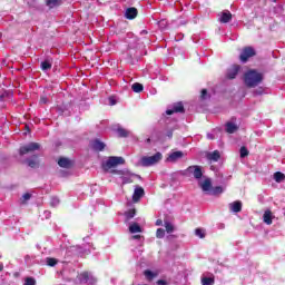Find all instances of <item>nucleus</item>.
<instances>
[{"label": "nucleus", "mask_w": 285, "mask_h": 285, "mask_svg": "<svg viewBox=\"0 0 285 285\" xmlns=\"http://www.w3.org/2000/svg\"><path fill=\"white\" fill-rule=\"evenodd\" d=\"M237 130H239V127H237V125H235L234 122L226 124V132H228L229 135L237 132Z\"/></svg>", "instance_id": "nucleus-20"}, {"label": "nucleus", "mask_w": 285, "mask_h": 285, "mask_svg": "<svg viewBox=\"0 0 285 285\" xmlns=\"http://www.w3.org/2000/svg\"><path fill=\"white\" fill-rule=\"evenodd\" d=\"M29 168H39V159H37V156H33V158L27 160Z\"/></svg>", "instance_id": "nucleus-24"}, {"label": "nucleus", "mask_w": 285, "mask_h": 285, "mask_svg": "<svg viewBox=\"0 0 285 285\" xmlns=\"http://www.w3.org/2000/svg\"><path fill=\"white\" fill-rule=\"evenodd\" d=\"M131 89L134 90V92H142L144 91V85H141L139 82H135L131 86Z\"/></svg>", "instance_id": "nucleus-29"}, {"label": "nucleus", "mask_w": 285, "mask_h": 285, "mask_svg": "<svg viewBox=\"0 0 285 285\" xmlns=\"http://www.w3.org/2000/svg\"><path fill=\"white\" fill-rule=\"evenodd\" d=\"M144 197V189L139 186L135 188L134 195H132V200L134 202H139Z\"/></svg>", "instance_id": "nucleus-19"}, {"label": "nucleus", "mask_w": 285, "mask_h": 285, "mask_svg": "<svg viewBox=\"0 0 285 285\" xmlns=\"http://www.w3.org/2000/svg\"><path fill=\"white\" fill-rule=\"evenodd\" d=\"M165 228L167 233H175V226L168 220H165Z\"/></svg>", "instance_id": "nucleus-31"}, {"label": "nucleus", "mask_w": 285, "mask_h": 285, "mask_svg": "<svg viewBox=\"0 0 285 285\" xmlns=\"http://www.w3.org/2000/svg\"><path fill=\"white\" fill-rule=\"evenodd\" d=\"M131 239H141V235H134L131 236Z\"/></svg>", "instance_id": "nucleus-47"}, {"label": "nucleus", "mask_w": 285, "mask_h": 285, "mask_svg": "<svg viewBox=\"0 0 285 285\" xmlns=\"http://www.w3.org/2000/svg\"><path fill=\"white\" fill-rule=\"evenodd\" d=\"M117 132L119 137H128L130 135V131L121 127H118Z\"/></svg>", "instance_id": "nucleus-30"}, {"label": "nucleus", "mask_w": 285, "mask_h": 285, "mask_svg": "<svg viewBox=\"0 0 285 285\" xmlns=\"http://www.w3.org/2000/svg\"><path fill=\"white\" fill-rule=\"evenodd\" d=\"M164 159V155L161 153H156L154 156H144L140 158L138 166H142L144 168H148L150 166H155L159 164Z\"/></svg>", "instance_id": "nucleus-2"}, {"label": "nucleus", "mask_w": 285, "mask_h": 285, "mask_svg": "<svg viewBox=\"0 0 285 285\" xmlns=\"http://www.w3.org/2000/svg\"><path fill=\"white\" fill-rule=\"evenodd\" d=\"M129 232H130L131 234L141 233V226H139V224H137V223H132V224L129 226Z\"/></svg>", "instance_id": "nucleus-26"}, {"label": "nucleus", "mask_w": 285, "mask_h": 285, "mask_svg": "<svg viewBox=\"0 0 285 285\" xmlns=\"http://www.w3.org/2000/svg\"><path fill=\"white\" fill-rule=\"evenodd\" d=\"M239 65H234L232 68H229L227 70V79H235L239 72Z\"/></svg>", "instance_id": "nucleus-12"}, {"label": "nucleus", "mask_w": 285, "mask_h": 285, "mask_svg": "<svg viewBox=\"0 0 285 285\" xmlns=\"http://www.w3.org/2000/svg\"><path fill=\"white\" fill-rule=\"evenodd\" d=\"M184 157V151H173L167 157L166 161H169L171 164H175L176 161H179Z\"/></svg>", "instance_id": "nucleus-9"}, {"label": "nucleus", "mask_w": 285, "mask_h": 285, "mask_svg": "<svg viewBox=\"0 0 285 285\" xmlns=\"http://www.w3.org/2000/svg\"><path fill=\"white\" fill-rule=\"evenodd\" d=\"M39 148H41V145L38 142H29L28 145L20 147L19 153L20 155H28V153H35V150H39Z\"/></svg>", "instance_id": "nucleus-6"}, {"label": "nucleus", "mask_w": 285, "mask_h": 285, "mask_svg": "<svg viewBox=\"0 0 285 285\" xmlns=\"http://www.w3.org/2000/svg\"><path fill=\"white\" fill-rule=\"evenodd\" d=\"M58 166H60V168H72V160L62 157L58 160Z\"/></svg>", "instance_id": "nucleus-18"}, {"label": "nucleus", "mask_w": 285, "mask_h": 285, "mask_svg": "<svg viewBox=\"0 0 285 285\" xmlns=\"http://www.w3.org/2000/svg\"><path fill=\"white\" fill-rule=\"evenodd\" d=\"M122 164H126V160L122 157L111 156L106 163L102 164V168L104 170L108 171L110 168H117V166Z\"/></svg>", "instance_id": "nucleus-4"}, {"label": "nucleus", "mask_w": 285, "mask_h": 285, "mask_svg": "<svg viewBox=\"0 0 285 285\" xmlns=\"http://www.w3.org/2000/svg\"><path fill=\"white\" fill-rule=\"evenodd\" d=\"M59 261H57V258H47V266H57Z\"/></svg>", "instance_id": "nucleus-37"}, {"label": "nucleus", "mask_w": 285, "mask_h": 285, "mask_svg": "<svg viewBox=\"0 0 285 285\" xmlns=\"http://www.w3.org/2000/svg\"><path fill=\"white\" fill-rule=\"evenodd\" d=\"M3 271V263H0V273Z\"/></svg>", "instance_id": "nucleus-51"}, {"label": "nucleus", "mask_w": 285, "mask_h": 285, "mask_svg": "<svg viewBox=\"0 0 285 285\" xmlns=\"http://www.w3.org/2000/svg\"><path fill=\"white\" fill-rule=\"evenodd\" d=\"M163 224H164V220H161V219L156 220V226H161Z\"/></svg>", "instance_id": "nucleus-44"}, {"label": "nucleus", "mask_w": 285, "mask_h": 285, "mask_svg": "<svg viewBox=\"0 0 285 285\" xmlns=\"http://www.w3.org/2000/svg\"><path fill=\"white\" fill-rule=\"evenodd\" d=\"M228 207L232 213H242V202L240 200L229 203Z\"/></svg>", "instance_id": "nucleus-15"}, {"label": "nucleus", "mask_w": 285, "mask_h": 285, "mask_svg": "<svg viewBox=\"0 0 285 285\" xmlns=\"http://www.w3.org/2000/svg\"><path fill=\"white\" fill-rule=\"evenodd\" d=\"M200 99H203V100L210 99V95H208V90H206V89L202 90Z\"/></svg>", "instance_id": "nucleus-38"}, {"label": "nucleus", "mask_w": 285, "mask_h": 285, "mask_svg": "<svg viewBox=\"0 0 285 285\" xmlns=\"http://www.w3.org/2000/svg\"><path fill=\"white\" fill-rule=\"evenodd\" d=\"M272 1H274V2H275V1H277V0H272Z\"/></svg>", "instance_id": "nucleus-54"}, {"label": "nucleus", "mask_w": 285, "mask_h": 285, "mask_svg": "<svg viewBox=\"0 0 285 285\" xmlns=\"http://www.w3.org/2000/svg\"><path fill=\"white\" fill-rule=\"evenodd\" d=\"M233 19V13L230 11H223L219 17L220 23H229V21Z\"/></svg>", "instance_id": "nucleus-13"}, {"label": "nucleus", "mask_w": 285, "mask_h": 285, "mask_svg": "<svg viewBox=\"0 0 285 285\" xmlns=\"http://www.w3.org/2000/svg\"><path fill=\"white\" fill-rule=\"evenodd\" d=\"M109 101H110V105H111V106H115V104H117V102L115 101V99H112V98H110Z\"/></svg>", "instance_id": "nucleus-48"}, {"label": "nucleus", "mask_w": 285, "mask_h": 285, "mask_svg": "<svg viewBox=\"0 0 285 285\" xmlns=\"http://www.w3.org/2000/svg\"><path fill=\"white\" fill-rule=\"evenodd\" d=\"M195 235H196L197 237H199L200 239H204V237H206V230H204V229H202V228H196Z\"/></svg>", "instance_id": "nucleus-33"}, {"label": "nucleus", "mask_w": 285, "mask_h": 285, "mask_svg": "<svg viewBox=\"0 0 285 285\" xmlns=\"http://www.w3.org/2000/svg\"><path fill=\"white\" fill-rule=\"evenodd\" d=\"M60 203V200L57 197H52L50 202V206L53 208H57V205Z\"/></svg>", "instance_id": "nucleus-40"}, {"label": "nucleus", "mask_w": 285, "mask_h": 285, "mask_svg": "<svg viewBox=\"0 0 285 285\" xmlns=\"http://www.w3.org/2000/svg\"><path fill=\"white\" fill-rule=\"evenodd\" d=\"M135 215H137L136 209H130L127 213H125L126 222H130V219H132V217H135Z\"/></svg>", "instance_id": "nucleus-28"}, {"label": "nucleus", "mask_w": 285, "mask_h": 285, "mask_svg": "<svg viewBox=\"0 0 285 285\" xmlns=\"http://www.w3.org/2000/svg\"><path fill=\"white\" fill-rule=\"evenodd\" d=\"M31 197H32V195L27 193V194H23L22 199L24 202H28Z\"/></svg>", "instance_id": "nucleus-41"}, {"label": "nucleus", "mask_w": 285, "mask_h": 285, "mask_svg": "<svg viewBox=\"0 0 285 285\" xmlns=\"http://www.w3.org/2000/svg\"><path fill=\"white\" fill-rule=\"evenodd\" d=\"M146 144H150V138H147V139H146Z\"/></svg>", "instance_id": "nucleus-52"}, {"label": "nucleus", "mask_w": 285, "mask_h": 285, "mask_svg": "<svg viewBox=\"0 0 285 285\" xmlns=\"http://www.w3.org/2000/svg\"><path fill=\"white\" fill-rule=\"evenodd\" d=\"M23 285H37V281L33 277H27Z\"/></svg>", "instance_id": "nucleus-36"}, {"label": "nucleus", "mask_w": 285, "mask_h": 285, "mask_svg": "<svg viewBox=\"0 0 285 285\" xmlns=\"http://www.w3.org/2000/svg\"><path fill=\"white\" fill-rule=\"evenodd\" d=\"M137 14H138V11H137V8L135 7L128 8L125 12L126 19H136Z\"/></svg>", "instance_id": "nucleus-17"}, {"label": "nucleus", "mask_w": 285, "mask_h": 285, "mask_svg": "<svg viewBox=\"0 0 285 285\" xmlns=\"http://www.w3.org/2000/svg\"><path fill=\"white\" fill-rule=\"evenodd\" d=\"M167 137H168L169 139H173V130L167 131Z\"/></svg>", "instance_id": "nucleus-45"}, {"label": "nucleus", "mask_w": 285, "mask_h": 285, "mask_svg": "<svg viewBox=\"0 0 285 285\" xmlns=\"http://www.w3.org/2000/svg\"><path fill=\"white\" fill-rule=\"evenodd\" d=\"M40 67L43 71L50 70L52 68V59H46L41 62Z\"/></svg>", "instance_id": "nucleus-23"}, {"label": "nucleus", "mask_w": 285, "mask_h": 285, "mask_svg": "<svg viewBox=\"0 0 285 285\" xmlns=\"http://www.w3.org/2000/svg\"><path fill=\"white\" fill-rule=\"evenodd\" d=\"M250 57H255V49L253 47H245L239 56L243 63H246Z\"/></svg>", "instance_id": "nucleus-8"}, {"label": "nucleus", "mask_w": 285, "mask_h": 285, "mask_svg": "<svg viewBox=\"0 0 285 285\" xmlns=\"http://www.w3.org/2000/svg\"><path fill=\"white\" fill-rule=\"evenodd\" d=\"M220 157L222 155L218 150L207 154V159H209V161H219Z\"/></svg>", "instance_id": "nucleus-22"}, {"label": "nucleus", "mask_w": 285, "mask_h": 285, "mask_svg": "<svg viewBox=\"0 0 285 285\" xmlns=\"http://www.w3.org/2000/svg\"><path fill=\"white\" fill-rule=\"evenodd\" d=\"M263 219L267 226H271V224H273V213H271V210H266L263 215Z\"/></svg>", "instance_id": "nucleus-21"}, {"label": "nucleus", "mask_w": 285, "mask_h": 285, "mask_svg": "<svg viewBox=\"0 0 285 285\" xmlns=\"http://www.w3.org/2000/svg\"><path fill=\"white\" fill-rule=\"evenodd\" d=\"M111 173H115L116 175H122V184H132V177H137L138 179H141V176L136 174H130V171H126V170H112Z\"/></svg>", "instance_id": "nucleus-5"}, {"label": "nucleus", "mask_w": 285, "mask_h": 285, "mask_svg": "<svg viewBox=\"0 0 285 285\" xmlns=\"http://www.w3.org/2000/svg\"><path fill=\"white\" fill-rule=\"evenodd\" d=\"M240 157L244 159V157H248V149L246 147H240Z\"/></svg>", "instance_id": "nucleus-39"}, {"label": "nucleus", "mask_w": 285, "mask_h": 285, "mask_svg": "<svg viewBox=\"0 0 285 285\" xmlns=\"http://www.w3.org/2000/svg\"><path fill=\"white\" fill-rule=\"evenodd\" d=\"M244 81L247 88H257L264 81V75L257 70H249L245 73Z\"/></svg>", "instance_id": "nucleus-1"}, {"label": "nucleus", "mask_w": 285, "mask_h": 285, "mask_svg": "<svg viewBox=\"0 0 285 285\" xmlns=\"http://www.w3.org/2000/svg\"><path fill=\"white\" fill-rule=\"evenodd\" d=\"M222 193H224V187L222 186L214 187L210 191L212 195H222Z\"/></svg>", "instance_id": "nucleus-32"}, {"label": "nucleus", "mask_w": 285, "mask_h": 285, "mask_svg": "<svg viewBox=\"0 0 285 285\" xmlns=\"http://www.w3.org/2000/svg\"><path fill=\"white\" fill-rule=\"evenodd\" d=\"M40 104H48V99L46 97H41Z\"/></svg>", "instance_id": "nucleus-42"}, {"label": "nucleus", "mask_w": 285, "mask_h": 285, "mask_svg": "<svg viewBox=\"0 0 285 285\" xmlns=\"http://www.w3.org/2000/svg\"><path fill=\"white\" fill-rule=\"evenodd\" d=\"M262 92H264V90L258 89V90H255V91H254V95H262Z\"/></svg>", "instance_id": "nucleus-46"}, {"label": "nucleus", "mask_w": 285, "mask_h": 285, "mask_svg": "<svg viewBox=\"0 0 285 285\" xmlns=\"http://www.w3.org/2000/svg\"><path fill=\"white\" fill-rule=\"evenodd\" d=\"M144 275H145L146 279H148L149 282H153V279H155V277H157V273H154L150 269H146L144 272Z\"/></svg>", "instance_id": "nucleus-25"}, {"label": "nucleus", "mask_w": 285, "mask_h": 285, "mask_svg": "<svg viewBox=\"0 0 285 285\" xmlns=\"http://www.w3.org/2000/svg\"><path fill=\"white\" fill-rule=\"evenodd\" d=\"M167 283H166V281H164V279H159V281H157V285H166Z\"/></svg>", "instance_id": "nucleus-43"}, {"label": "nucleus", "mask_w": 285, "mask_h": 285, "mask_svg": "<svg viewBox=\"0 0 285 285\" xmlns=\"http://www.w3.org/2000/svg\"><path fill=\"white\" fill-rule=\"evenodd\" d=\"M26 128H27V130H30V128L28 127V125H26Z\"/></svg>", "instance_id": "nucleus-53"}, {"label": "nucleus", "mask_w": 285, "mask_h": 285, "mask_svg": "<svg viewBox=\"0 0 285 285\" xmlns=\"http://www.w3.org/2000/svg\"><path fill=\"white\" fill-rule=\"evenodd\" d=\"M198 184L204 193H208L213 188V183L210 178H206L203 183L199 181Z\"/></svg>", "instance_id": "nucleus-11"}, {"label": "nucleus", "mask_w": 285, "mask_h": 285, "mask_svg": "<svg viewBox=\"0 0 285 285\" xmlns=\"http://www.w3.org/2000/svg\"><path fill=\"white\" fill-rule=\"evenodd\" d=\"M183 177H193L196 179H202L204 177V171L202 170V166L193 165L189 166L187 169L180 173Z\"/></svg>", "instance_id": "nucleus-3"}, {"label": "nucleus", "mask_w": 285, "mask_h": 285, "mask_svg": "<svg viewBox=\"0 0 285 285\" xmlns=\"http://www.w3.org/2000/svg\"><path fill=\"white\" fill-rule=\"evenodd\" d=\"M208 139H215V136H213L212 134L207 135Z\"/></svg>", "instance_id": "nucleus-49"}, {"label": "nucleus", "mask_w": 285, "mask_h": 285, "mask_svg": "<svg viewBox=\"0 0 285 285\" xmlns=\"http://www.w3.org/2000/svg\"><path fill=\"white\" fill-rule=\"evenodd\" d=\"M202 284H203V285H213V284H215V279L212 278V277H204V278L202 279Z\"/></svg>", "instance_id": "nucleus-35"}, {"label": "nucleus", "mask_w": 285, "mask_h": 285, "mask_svg": "<svg viewBox=\"0 0 285 285\" xmlns=\"http://www.w3.org/2000/svg\"><path fill=\"white\" fill-rule=\"evenodd\" d=\"M140 35H148V31L142 30V31L140 32Z\"/></svg>", "instance_id": "nucleus-50"}, {"label": "nucleus", "mask_w": 285, "mask_h": 285, "mask_svg": "<svg viewBox=\"0 0 285 285\" xmlns=\"http://www.w3.org/2000/svg\"><path fill=\"white\" fill-rule=\"evenodd\" d=\"M165 236H166V230H164V228H158L156 232V237L158 239H164Z\"/></svg>", "instance_id": "nucleus-34"}, {"label": "nucleus", "mask_w": 285, "mask_h": 285, "mask_svg": "<svg viewBox=\"0 0 285 285\" xmlns=\"http://www.w3.org/2000/svg\"><path fill=\"white\" fill-rule=\"evenodd\" d=\"M78 279L80 282V284H95V282H97V278H95V276H92V274L90 272H82L78 275Z\"/></svg>", "instance_id": "nucleus-7"}, {"label": "nucleus", "mask_w": 285, "mask_h": 285, "mask_svg": "<svg viewBox=\"0 0 285 285\" xmlns=\"http://www.w3.org/2000/svg\"><path fill=\"white\" fill-rule=\"evenodd\" d=\"M45 3L49 10H52V8H59V6H61V3H63V1L62 0H46Z\"/></svg>", "instance_id": "nucleus-16"}, {"label": "nucleus", "mask_w": 285, "mask_h": 285, "mask_svg": "<svg viewBox=\"0 0 285 285\" xmlns=\"http://www.w3.org/2000/svg\"><path fill=\"white\" fill-rule=\"evenodd\" d=\"M274 179L277 184H282V181H284V179H285V175L281 171H276L274 174Z\"/></svg>", "instance_id": "nucleus-27"}, {"label": "nucleus", "mask_w": 285, "mask_h": 285, "mask_svg": "<svg viewBox=\"0 0 285 285\" xmlns=\"http://www.w3.org/2000/svg\"><path fill=\"white\" fill-rule=\"evenodd\" d=\"M175 112H184V105L181 102L175 104L173 109L166 111V115H175Z\"/></svg>", "instance_id": "nucleus-14"}, {"label": "nucleus", "mask_w": 285, "mask_h": 285, "mask_svg": "<svg viewBox=\"0 0 285 285\" xmlns=\"http://www.w3.org/2000/svg\"><path fill=\"white\" fill-rule=\"evenodd\" d=\"M90 146L94 150L101 153V150L106 149V145L104 144V141L99 140V139H95L90 142Z\"/></svg>", "instance_id": "nucleus-10"}]
</instances>
